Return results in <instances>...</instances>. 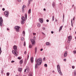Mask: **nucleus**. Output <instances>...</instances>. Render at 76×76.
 <instances>
[{
  "label": "nucleus",
  "mask_w": 76,
  "mask_h": 76,
  "mask_svg": "<svg viewBox=\"0 0 76 76\" xmlns=\"http://www.w3.org/2000/svg\"><path fill=\"white\" fill-rule=\"evenodd\" d=\"M36 61L37 65L39 66L41 64V63H42V59L39 58L36 60Z\"/></svg>",
  "instance_id": "nucleus-1"
},
{
  "label": "nucleus",
  "mask_w": 76,
  "mask_h": 76,
  "mask_svg": "<svg viewBox=\"0 0 76 76\" xmlns=\"http://www.w3.org/2000/svg\"><path fill=\"white\" fill-rule=\"evenodd\" d=\"M35 37H34V39H30V41L33 45H34L35 44H36L35 41Z\"/></svg>",
  "instance_id": "nucleus-2"
},
{
  "label": "nucleus",
  "mask_w": 76,
  "mask_h": 76,
  "mask_svg": "<svg viewBox=\"0 0 76 76\" xmlns=\"http://www.w3.org/2000/svg\"><path fill=\"white\" fill-rule=\"evenodd\" d=\"M57 68L59 73H60V75H62V73H61L60 69V65H57Z\"/></svg>",
  "instance_id": "nucleus-3"
},
{
  "label": "nucleus",
  "mask_w": 76,
  "mask_h": 76,
  "mask_svg": "<svg viewBox=\"0 0 76 76\" xmlns=\"http://www.w3.org/2000/svg\"><path fill=\"white\" fill-rule=\"evenodd\" d=\"M20 27L19 26H15V29L16 32H19V28Z\"/></svg>",
  "instance_id": "nucleus-4"
},
{
  "label": "nucleus",
  "mask_w": 76,
  "mask_h": 76,
  "mask_svg": "<svg viewBox=\"0 0 76 76\" xmlns=\"http://www.w3.org/2000/svg\"><path fill=\"white\" fill-rule=\"evenodd\" d=\"M4 15L6 16V17H8L9 16V12L6 11L4 12Z\"/></svg>",
  "instance_id": "nucleus-5"
},
{
  "label": "nucleus",
  "mask_w": 76,
  "mask_h": 76,
  "mask_svg": "<svg viewBox=\"0 0 76 76\" xmlns=\"http://www.w3.org/2000/svg\"><path fill=\"white\" fill-rule=\"evenodd\" d=\"M12 53H13V54H15L16 57H17V56H18V54L16 53V52L14 50H12Z\"/></svg>",
  "instance_id": "nucleus-6"
},
{
  "label": "nucleus",
  "mask_w": 76,
  "mask_h": 76,
  "mask_svg": "<svg viewBox=\"0 0 76 76\" xmlns=\"http://www.w3.org/2000/svg\"><path fill=\"white\" fill-rule=\"evenodd\" d=\"M39 22H40V23H43V19H42V18H39Z\"/></svg>",
  "instance_id": "nucleus-7"
},
{
  "label": "nucleus",
  "mask_w": 76,
  "mask_h": 76,
  "mask_svg": "<svg viewBox=\"0 0 76 76\" xmlns=\"http://www.w3.org/2000/svg\"><path fill=\"white\" fill-rule=\"evenodd\" d=\"M67 51H66L65 52L64 54V57H66L67 56Z\"/></svg>",
  "instance_id": "nucleus-8"
},
{
  "label": "nucleus",
  "mask_w": 76,
  "mask_h": 76,
  "mask_svg": "<svg viewBox=\"0 0 76 76\" xmlns=\"http://www.w3.org/2000/svg\"><path fill=\"white\" fill-rule=\"evenodd\" d=\"M34 58L33 57H31L30 59L31 62V63H33L34 62Z\"/></svg>",
  "instance_id": "nucleus-9"
},
{
  "label": "nucleus",
  "mask_w": 76,
  "mask_h": 76,
  "mask_svg": "<svg viewBox=\"0 0 76 76\" xmlns=\"http://www.w3.org/2000/svg\"><path fill=\"white\" fill-rule=\"evenodd\" d=\"M13 49L15 51H16L17 50V46L15 45L13 47Z\"/></svg>",
  "instance_id": "nucleus-10"
},
{
  "label": "nucleus",
  "mask_w": 76,
  "mask_h": 76,
  "mask_svg": "<svg viewBox=\"0 0 76 76\" xmlns=\"http://www.w3.org/2000/svg\"><path fill=\"white\" fill-rule=\"evenodd\" d=\"M72 39V37L71 36H69L68 37V41H71Z\"/></svg>",
  "instance_id": "nucleus-11"
},
{
  "label": "nucleus",
  "mask_w": 76,
  "mask_h": 76,
  "mask_svg": "<svg viewBox=\"0 0 76 76\" xmlns=\"http://www.w3.org/2000/svg\"><path fill=\"white\" fill-rule=\"evenodd\" d=\"M3 19H2V18L1 17L0 18V23H3Z\"/></svg>",
  "instance_id": "nucleus-12"
},
{
  "label": "nucleus",
  "mask_w": 76,
  "mask_h": 76,
  "mask_svg": "<svg viewBox=\"0 0 76 76\" xmlns=\"http://www.w3.org/2000/svg\"><path fill=\"white\" fill-rule=\"evenodd\" d=\"M46 44L47 45H51L49 42H46Z\"/></svg>",
  "instance_id": "nucleus-13"
},
{
  "label": "nucleus",
  "mask_w": 76,
  "mask_h": 76,
  "mask_svg": "<svg viewBox=\"0 0 76 76\" xmlns=\"http://www.w3.org/2000/svg\"><path fill=\"white\" fill-rule=\"evenodd\" d=\"M29 76H32V72H30L28 75Z\"/></svg>",
  "instance_id": "nucleus-14"
},
{
  "label": "nucleus",
  "mask_w": 76,
  "mask_h": 76,
  "mask_svg": "<svg viewBox=\"0 0 76 76\" xmlns=\"http://www.w3.org/2000/svg\"><path fill=\"white\" fill-rule=\"evenodd\" d=\"M35 54H36V52L37 51V48L36 47L35 48Z\"/></svg>",
  "instance_id": "nucleus-15"
},
{
  "label": "nucleus",
  "mask_w": 76,
  "mask_h": 76,
  "mask_svg": "<svg viewBox=\"0 0 76 76\" xmlns=\"http://www.w3.org/2000/svg\"><path fill=\"white\" fill-rule=\"evenodd\" d=\"M22 68H20L18 69V71H19V72H21L22 71Z\"/></svg>",
  "instance_id": "nucleus-16"
},
{
  "label": "nucleus",
  "mask_w": 76,
  "mask_h": 76,
  "mask_svg": "<svg viewBox=\"0 0 76 76\" xmlns=\"http://www.w3.org/2000/svg\"><path fill=\"white\" fill-rule=\"evenodd\" d=\"M62 28H63V26H61L60 27L59 29V32L62 29Z\"/></svg>",
  "instance_id": "nucleus-17"
},
{
  "label": "nucleus",
  "mask_w": 76,
  "mask_h": 76,
  "mask_svg": "<svg viewBox=\"0 0 76 76\" xmlns=\"http://www.w3.org/2000/svg\"><path fill=\"white\" fill-rule=\"evenodd\" d=\"M20 64H22V63H23V60H20Z\"/></svg>",
  "instance_id": "nucleus-18"
},
{
  "label": "nucleus",
  "mask_w": 76,
  "mask_h": 76,
  "mask_svg": "<svg viewBox=\"0 0 76 76\" xmlns=\"http://www.w3.org/2000/svg\"><path fill=\"white\" fill-rule=\"evenodd\" d=\"M21 19L22 20H25V17H22L21 18Z\"/></svg>",
  "instance_id": "nucleus-19"
},
{
  "label": "nucleus",
  "mask_w": 76,
  "mask_h": 76,
  "mask_svg": "<svg viewBox=\"0 0 76 76\" xmlns=\"http://www.w3.org/2000/svg\"><path fill=\"white\" fill-rule=\"evenodd\" d=\"M31 9H30L28 11V13H31Z\"/></svg>",
  "instance_id": "nucleus-20"
},
{
  "label": "nucleus",
  "mask_w": 76,
  "mask_h": 76,
  "mask_svg": "<svg viewBox=\"0 0 76 76\" xmlns=\"http://www.w3.org/2000/svg\"><path fill=\"white\" fill-rule=\"evenodd\" d=\"M38 67V65H37V64H36L35 65V69H37Z\"/></svg>",
  "instance_id": "nucleus-21"
},
{
  "label": "nucleus",
  "mask_w": 76,
  "mask_h": 76,
  "mask_svg": "<svg viewBox=\"0 0 76 76\" xmlns=\"http://www.w3.org/2000/svg\"><path fill=\"white\" fill-rule=\"evenodd\" d=\"M23 36H25V32L24 31H23Z\"/></svg>",
  "instance_id": "nucleus-22"
},
{
  "label": "nucleus",
  "mask_w": 76,
  "mask_h": 76,
  "mask_svg": "<svg viewBox=\"0 0 76 76\" xmlns=\"http://www.w3.org/2000/svg\"><path fill=\"white\" fill-rule=\"evenodd\" d=\"M40 26H41V24H40L39 23H38L37 24V26L38 27H40Z\"/></svg>",
  "instance_id": "nucleus-23"
},
{
  "label": "nucleus",
  "mask_w": 76,
  "mask_h": 76,
  "mask_svg": "<svg viewBox=\"0 0 76 76\" xmlns=\"http://www.w3.org/2000/svg\"><path fill=\"white\" fill-rule=\"evenodd\" d=\"M32 46L31 45H30L29 46V48H32Z\"/></svg>",
  "instance_id": "nucleus-24"
},
{
  "label": "nucleus",
  "mask_w": 76,
  "mask_h": 76,
  "mask_svg": "<svg viewBox=\"0 0 76 76\" xmlns=\"http://www.w3.org/2000/svg\"><path fill=\"white\" fill-rule=\"evenodd\" d=\"M32 1V0H29L28 1V2H29V4H30L31 2Z\"/></svg>",
  "instance_id": "nucleus-25"
},
{
  "label": "nucleus",
  "mask_w": 76,
  "mask_h": 76,
  "mask_svg": "<svg viewBox=\"0 0 76 76\" xmlns=\"http://www.w3.org/2000/svg\"><path fill=\"white\" fill-rule=\"evenodd\" d=\"M71 24H72V27H73V22L72 21V19L71 20Z\"/></svg>",
  "instance_id": "nucleus-26"
},
{
  "label": "nucleus",
  "mask_w": 76,
  "mask_h": 76,
  "mask_svg": "<svg viewBox=\"0 0 76 76\" xmlns=\"http://www.w3.org/2000/svg\"><path fill=\"white\" fill-rule=\"evenodd\" d=\"M24 21H23V20H22V21H21V23L22 24H23V23H24Z\"/></svg>",
  "instance_id": "nucleus-27"
},
{
  "label": "nucleus",
  "mask_w": 76,
  "mask_h": 76,
  "mask_svg": "<svg viewBox=\"0 0 76 76\" xmlns=\"http://www.w3.org/2000/svg\"><path fill=\"white\" fill-rule=\"evenodd\" d=\"M25 18L26 19L27 18V14H25Z\"/></svg>",
  "instance_id": "nucleus-28"
},
{
  "label": "nucleus",
  "mask_w": 76,
  "mask_h": 76,
  "mask_svg": "<svg viewBox=\"0 0 76 76\" xmlns=\"http://www.w3.org/2000/svg\"><path fill=\"white\" fill-rule=\"evenodd\" d=\"M7 76H9V75H10V73L9 72H7Z\"/></svg>",
  "instance_id": "nucleus-29"
},
{
  "label": "nucleus",
  "mask_w": 76,
  "mask_h": 76,
  "mask_svg": "<svg viewBox=\"0 0 76 76\" xmlns=\"http://www.w3.org/2000/svg\"><path fill=\"white\" fill-rule=\"evenodd\" d=\"M21 41H23L24 40V38L23 37H22L21 39Z\"/></svg>",
  "instance_id": "nucleus-30"
},
{
  "label": "nucleus",
  "mask_w": 76,
  "mask_h": 76,
  "mask_svg": "<svg viewBox=\"0 0 76 76\" xmlns=\"http://www.w3.org/2000/svg\"><path fill=\"white\" fill-rule=\"evenodd\" d=\"M53 6V7H55V4L54 3H53L52 4Z\"/></svg>",
  "instance_id": "nucleus-31"
},
{
  "label": "nucleus",
  "mask_w": 76,
  "mask_h": 76,
  "mask_svg": "<svg viewBox=\"0 0 76 76\" xmlns=\"http://www.w3.org/2000/svg\"><path fill=\"white\" fill-rule=\"evenodd\" d=\"M74 54H76V50H74L73 51Z\"/></svg>",
  "instance_id": "nucleus-32"
},
{
  "label": "nucleus",
  "mask_w": 76,
  "mask_h": 76,
  "mask_svg": "<svg viewBox=\"0 0 76 76\" xmlns=\"http://www.w3.org/2000/svg\"><path fill=\"white\" fill-rule=\"evenodd\" d=\"M54 16H53L52 17V20H53V21L54 20Z\"/></svg>",
  "instance_id": "nucleus-33"
},
{
  "label": "nucleus",
  "mask_w": 76,
  "mask_h": 76,
  "mask_svg": "<svg viewBox=\"0 0 76 76\" xmlns=\"http://www.w3.org/2000/svg\"><path fill=\"white\" fill-rule=\"evenodd\" d=\"M1 48H0V55L1 54Z\"/></svg>",
  "instance_id": "nucleus-34"
},
{
  "label": "nucleus",
  "mask_w": 76,
  "mask_h": 76,
  "mask_svg": "<svg viewBox=\"0 0 76 76\" xmlns=\"http://www.w3.org/2000/svg\"><path fill=\"white\" fill-rule=\"evenodd\" d=\"M26 62H27V60H26V59H25V63H26Z\"/></svg>",
  "instance_id": "nucleus-35"
},
{
  "label": "nucleus",
  "mask_w": 76,
  "mask_h": 76,
  "mask_svg": "<svg viewBox=\"0 0 76 76\" xmlns=\"http://www.w3.org/2000/svg\"><path fill=\"white\" fill-rule=\"evenodd\" d=\"M24 46H25L26 45V43H25V42H24Z\"/></svg>",
  "instance_id": "nucleus-36"
},
{
  "label": "nucleus",
  "mask_w": 76,
  "mask_h": 76,
  "mask_svg": "<svg viewBox=\"0 0 76 76\" xmlns=\"http://www.w3.org/2000/svg\"><path fill=\"white\" fill-rule=\"evenodd\" d=\"M18 59H19V60H20V59H21V58L19 57H18Z\"/></svg>",
  "instance_id": "nucleus-37"
},
{
  "label": "nucleus",
  "mask_w": 76,
  "mask_h": 76,
  "mask_svg": "<svg viewBox=\"0 0 76 76\" xmlns=\"http://www.w3.org/2000/svg\"><path fill=\"white\" fill-rule=\"evenodd\" d=\"M44 66H45V67H47V64H45V65H44Z\"/></svg>",
  "instance_id": "nucleus-38"
},
{
  "label": "nucleus",
  "mask_w": 76,
  "mask_h": 76,
  "mask_svg": "<svg viewBox=\"0 0 76 76\" xmlns=\"http://www.w3.org/2000/svg\"><path fill=\"white\" fill-rule=\"evenodd\" d=\"M72 68L74 69H75V66H72Z\"/></svg>",
  "instance_id": "nucleus-39"
},
{
  "label": "nucleus",
  "mask_w": 76,
  "mask_h": 76,
  "mask_svg": "<svg viewBox=\"0 0 76 76\" xmlns=\"http://www.w3.org/2000/svg\"><path fill=\"white\" fill-rule=\"evenodd\" d=\"M0 23V26H2V23Z\"/></svg>",
  "instance_id": "nucleus-40"
},
{
  "label": "nucleus",
  "mask_w": 76,
  "mask_h": 76,
  "mask_svg": "<svg viewBox=\"0 0 76 76\" xmlns=\"http://www.w3.org/2000/svg\"><path fill=\"white\" fill-rule=\"evenodd\" d=\"M42 29L43 30H45V27H43L42 28Z\"/></svg>",
  "instance_id": "nucleus-41"
},
{
  "label": "nucleus",
  "mask_w": 76,
  "mask_h": 76,
  "mask_svg": "<svg viewBox=\"0 0 76 76\" xmlns=\"http://www.w3.org/2000/svg\"><path fill=\"white\" fill-rule=\"evenodd\" d=\"M45 58H43V61H45Z\"/></svg>",
  "instance_id": "nucleus-42"
},
{
  "label": "nucleus",
  "mask_w": 76,
  "mask_h": 76,
  "mask_svg": "<svg viewBox=\"0 0 76 76\" xmlns=\"http://www.w3.org/2000/svg\"><path fill=\"white\" fill-rule=\"evenodd\" d=\"M24 54L26 55V51H25L24 52Z\"/></svg>",
  "instance_id": "nucleus-43"
},
{
  "label": "nucleus",
  "mask_w": 76,
  "mask_h": 76,
  "mask_svg": "<svg viewBox=\"0 0 76 76\" xmlns=\"http://www.w3.org/2000/svg\"><path fill=\"white\" fill-rule=\"evenodd\" d=\"M5 10V9L4 8H3L2 9V10H3V11H4Z\"/></svg>",
  "instance_id": "nucleus-44"
},
{
  "label": "nucleus",
  "mask_w": 76,
  "mask_h": 76,
  "mask_svg": "<svg viewBox=\"0 0 76 76\" xmlns=\"http://www.w3.org/2000/svg\"><path fill=\"white\" fill-rule=\"evenodd\" d=\"M18 2H20L21 0H18Z\"/></svg>",
  "instance_id": "nucleus-45"
},
{
  "label": "nucleus",
  "mask_w": 76,
  "mask_h": 76,
  "mask_svg": "<svg viewBox=\"0 0 76 76\" xmlns=\"http://www.w3.org/2000/svg\"><path fill=\"white\" fill-rule=\"evenodd\" d=\"M29 55H28V56H27V60L28 59V58H29Z\"/></svg>",
  "instance_id": "nucleus-46"
},
{
  "label": "nucleus",
  "mask_w": 76,
  "mask_h": 76,
  "mask_svg": "<svg viewBox=\"0 0 76 76\" xmlns=\"http://www.w3.org/2000/svg\"><path fill=\"white\" fill-rule=\"evenodd\" d=\"M33 35H36V33H33Z\"/></svg>",
  "instance_id": "nucleus-47"
},
{
  "label": "nucleus",
  "mask_w": 76,
  "mask_h": 76,
  "mask_svg": "<svg viewBox=\"0 0 76 76\" xmlns=\"http://www.w3.org/2000/svg\"><path fill=\"white\" fill-rule=\"evenodd\" d=\"M46 21H47V22H49V20H46Z\"/></svg>",
  "instance_id": "nucleus-48"
},
{
  "label": "nucleus",
  "mask_w": 76,
  "mask_h": 76,
  "mask_svg": "<svg viewBox=\"0 0 76 76\" xmlns=\"http://www.w3.org/2000/svg\"><path fill=\"white\" fill-rule=\"evenodd\" d=\"M26 7V6H25V5H23V7L24 8L25 7Z\"/></svg>",
  "instance_id": "nucleus-49"
},
{
  "label": "nucleus",
  "mask_w": 76,
  "mask_h": 76,
  "mask_svg": "<svg viewBox=\"0 0 76 76\" xmlns=\"http://www.w3.org/2000/svg\"><path fill=\"white\" fill-rule=\"evenodd\" d=\"M64 60L65 61H66V59H64Z\"/></svg>",
  "instance_id": "nucleus-50"
},
{
  "label": "nucleus",
  "mask_w": 76,
  "mask_h": 76,
  "mask_svg": "<svg viewBox=\"0 0 76 76\" xmlns=\"http://www.w3.org/2000/svg\"><path fill=\"white\" fill-rule=\"evenodd\" d=\"M42 34H43V35H45V34L44 33L42 32Z\"/></svg>",
  "instance_id": "nucleus-51"
},
{
  "label": "nucleus",
  "mask_w": 76,
  "mask_h": 76,
  "mask_svg": "<svg viewBox=\"0 0 76 76\" xmlns=\"http://www.w3.org/2000/svg\"><path fill=\"white\" fill-rule=\"evenodd\" d=\"M42 50H43V49H41L40 50L41 51H42Z\"/></svg>",
  "instance_id": "nucleus-52"
},
{
  "label": "nucleus",
  "mask_w": 76,
  "mask_h": 76,
  "mask_svg": "<svg viewBox=\"0 0 76 76\" xmlns=\"http://www.w3.org/2000/svg\"><path fill=\"white\" fill-rule=\"evenodd\" d=\"M76 72H75V76H76Z\"/></svg>",
  "instance_id": "nucleus-53"
},
{
  "label": "nucleus",
  "mask_w": 76,
  "mask_h": 76,
  "mask_svg": "<svg viewBox=\"0 0 76 76\" xmlns=\"http://www.w3.org/2000/svg\"><path fill=\"white\" fill-rule=\"evenodd\" d=\"M51 34H53V33H54V32L53 31H51Z\"/></svg>",
  "instance_id": "nucleus-54"
},
{
  "label": "nucleus",
  "mask_w": 76,
  "mask_h": 76,
  "mask_svg": "<svg viewBox=\"0 0 76 76\" xmlns=\"http://www.w3.org/2000/svg\"><path fill=\"white\" fill-rule=\"evenodd\" d=\"M13 62H15V61H11V63H13Z\"/></svg>",
  "instance_id": "nucleus-55"
},
{
  "label": "nucleus",
  "mask_w": 76,
  "mask_h": 76,
  "mask_svg": "<svg viewBox=\"0 0 76 76\" xmlns=\"http://www.w3.org/2000/svg\"><path fill=\"white\" fill-rule=\"evenodd\" d=\"M22 9H23V10H24V7H23L22 8Z\"/></svg>",
  "instance_id": "nucleus-56"
},
{
  "label": "nucleus",
  "mask_w": 76,
  "mask_h": 76,
  "mask_svg": "<svg viewBox=\"0 0 76 76\" xmlns=\"http://www.w3.org/2000/svg\"><path fill=\"white\" fill-rule=\"evenodd\" d=\"M26 69H25V71H24V72H25H25H26Z\"/></svg>",
  "instance_id": "nucleus-57"
},
{
  "label": "nucleus",
  "mask_w": 76,
  "mask_h": 76,
  "mask_svg": "<svg viewBox=\"0 0 76 76\" xmlns=\"http://www.w3.org/2000/svg\"><path fill=\"white\" fill-rule=\"evenodd\" d=\"M75 19V17H74L73 18V20H74Z\"/></svg>",
  "instance_id": "nucleus-58"
},
{
  "label": "nucleus",
  "mask_w": 76,
  "mask_h": 76,
  "mask_svg": "<svg viewBox=\"0 0 76 76\" xmlns=\"http://www.w3.org/2000/svg\"><path fill=\"white\" fill-rule=\"evenodd\" d=\"M7 31H8V30H9V28H7Z\"/></svg>",
  "instance_id": "nucleus-59"
},
{
  "label": "nucleus",
  "mask_w": 76,
  "mask_h": 76,
  "mask_svg": "<svg viewBox=\"0 0 76 76\" xmlns=\"http://www.w3.org/2000/svg\"><path fill=\"white\" fill-rule=\"evenodd\" d=\"M52 72H53V73H54V71H52Z\"/></svg>",
  "instance_id": "nucleus-60"
},
{
  "label": "nucleus",
  "mask_w": 76,
  "mask_h": 76,
  "mask_svg": "<svg viewBox=\"0 0 76 76\" xmlns=\"http://www.w3.org/2000/svg\"><path fill=\"white\" fill-rule=\"evenodd\" d=\"M57 20H56V22H57Z\"/></svg>",
  "instance_id": "nucleus-61"
},
{
  "label": "nucleus",
  "mask_w": 76,
  "mask_h": 76,
  "mask_svg": "<svg viewBox=\"0 0 76 76\" xmlns=\"http://www.w3.org/2000/svg\"><path fill=\"white\" fill-rule=\"evenodd\" d=\"M45 9H44V10H45Z\"/></svg>",
  "instance_id": "nucleus-62"
},
{
  "label": "nucleus",
  "mask_w": 76,
  "mask_h": 76,
  "mask_svg": "<svg viewBox=\"0 0 76 76\" xmlns=\"http://www.w3.org/2000/svg\"><path fill=\"white\" fill-rule=\"evenodd\" d=\"M60 4H61V3H60Z\"/></svg>",
  "instance_id": "nucleus-63"
},
{
  "label": "nucleus",
  "mask_w": 76,
  "mask_h": 76,
  "mask_svg": "<svg viewBox=\"0 0 76 76\" xmlns=\"http://www.w3.org/2000/svg\"><path fill=\"white\" fill-rule=\"evenodd\" d=\"M64 15H63V17H64Z\"/></svg>",
  "instance_id": "nucleus-64"
}]
</instances>
